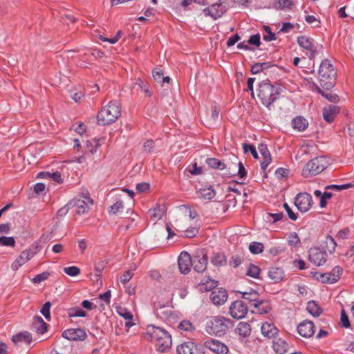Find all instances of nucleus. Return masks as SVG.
Returning <instances> with one entry per match:
<instances>
[{
    "label": "nucleus",
    "mask_w": 354,
    "mask_h": 354,
    "mask_svg": "<svg viewBox=\"0 0 354 354\" xmlns=\"http://www.w3.org/2000/svg\"><path fill=\"white\" fill-rule=\"evenodd\" d=\"M328 165V158L326 156H317L306 163L301 174L305 178L316 176L327 168Z\"/></svg>",
    "instance_id": "nucleus-6"
},
{
    "label": "nucleus",
    "mask_w": 354,
    "mask_h": 354,
    "mask_svg": "<svg viewBox=\"0 0 354 354\" xmlns=\"http://www.w3.org/2000/svg\"><path fill=\"white\" fill-rule=\"evenodd\" d=\"M288 243L290 245H298L300 243V239L298 234L296 232H292L288 237Z\"/></svg>",
    "instance_id": "nucleus-57"
},
{
    "label": "nucleus",
    "mask_w": 354,
    "mask_h": 354,
    "mask_svg": "<svg viewBox=\"0 0 354 354\" xmlns=\"http://www.w3.org/2000/svg\"><path fill=\"white\" fill-rule=\"evenodd\" d=\"M98 146V140L93 139V140H88L86 142V151L93 153L96 151L97 147Z\"/></svg>",
    "instance_id": "nucleus-49"
},
{
    "label": "nucleus",
    "mask_w": 354,
    "mask_h": 354,
    "mask_svg": "<svg viewBox=\"0 0 354 354\" xmlns=\"http://www.w3.org/2000/svg\"><path fill=\"white\" fill-rule=\"evenodd\" d=\"M264 30L266 35H263V39L266 41H270L277 39L276 35L272 32L271 28L270 26H264Z\"/></svg>",
    "instance_id": "nucleus-46"
},
{
    "label": "nucleus",
    "mask_w": 354,
    "mask_h": 354,
    "mask_svg": "<svg viewBox=\"0 0 354 354\" xmlns=\"http://www.w3.org/2000/svg\"><path fill=\"white\" fill-rule=\"evenodd\" d=\"M204 345L216 354H227L229 351L228 347L224 343L216 339L207 340Z\"/></svg>",
    "instance_id": "nucleus-15"
},
{
    "label": "nucleus",
    "mask_w": 354,
    "mask_h": 354,
    "mask_svg": "<svg viewBox=\"0 0 354 354\" xmlns=\"http://www.w3.org/2000/svg\"><path fill=\"white\" fill-rule=\"evenodd\" d=\"M327 253L319 248H311L308 251V260L317 266H322L327 260Z\"/></svg>",
    "instance_id": "nucleus-10"
},
{
    "label": "nucleus",
    "mask_w": 354,
    "mask_h": 354,
    "mask_svg": "<svg viewBox=\"0 0 354 354\" xmlns=\"http://www.w3.org/2000/svg\"><path fill=\"white\" fill-rule=\"evenodd\" d=\"M261 330L262 335L269 339L275 338L276 335L279 333L277 328L273 324L268 322L262 324Z\"/></svg>",
    "instance_id": "nucleus-22"
},
{
    "label": "nucleus",
    "mask_w": 354,
    "mask_h": 354,
    "mask_svg": "<svg viewBox=\"0 0 354 354\" xmlns=\"http://www.w3.org/2000/svg\"><path fill=\"white\" fill-rule=\"evenodd\" d=\"M178 354H200L198 345L193 342H185L176 348Z\"/></svg>",
    "instance_id": "nucleus-18"
},
{
    "label": "nucleus",
    "mask_w": 354,
    "mask_h": 354,
    "mask_svg": "<svg viewBox=\"0 0 354 354\" xmlns=\"http://www.w3.org/2000/svg\"><path fill=\"white\" fill-rule=\"evenodd\" d=\"M12 341L14 344H17L20 342H24L30 344L32 342V335L28 332L19 333L12 337Z\"/></svg>",
    "instance_id": "nucleus-28"
},
{
    "label": "nucleus",
    "mask_w": 354,
    "mask_h": 354,
    "mask_svg": "<svg viewBox=\"0 0 354 354\" xmlns=\"http://www.w3.org/2000/svg\"><path fill=\"white\" fill-rule=\"evenodd\" d=\"M297 43L300 47L309 51L310 54L308 55V57L310 59H313L315 57L317 54V50L311 38L305 35L299 36L297 37Z\"/></svg>",
    "instance_id": "nucleus-11"
},
{
    "label": "nucleus",
    "mask_w": 354,
    "mask_h": 354,
    "mask_svg": "<svg viewBox=\"0 0 354 354\" xmlns=\"http://www.w3.org/2000/svg\"><path fill=\"white\" fill-rule=\"evenodd\" d=\"M71 207H76L77 214H83L88 212L89 206L88 203L81 198H74L69 202Z\"/></svg>",
    "instance_id": "nucleus-23"
},
{
    "label": "nucleus",
    "mask_w": 354,
    "mask_h": 354,
    "mask_svg": "<svg viewBox=\"0 0 354 354\" xmlns=\"http://www.w3.org/2000/svg\"><path fill=\"white\" fill-rule=\"evenodd\" d=\"M208 263V257L206 253L201 251L198 252L192 259L193 269L197 272H203Z\"/></svg>",
    "instance_id": "nucleus-12"
},
{
    "label": "nucleus",
    "mask_w": 354,
    "mask_h": 354,
    "mask_svg": "<svg viewBox=\"0 0 354 354\" xmlns=\"http://www.w3.org/2000/svg\"><path fill=\"white\" fill-rule=\"evenodd\" d=\"M51 306V303L50 301H46L42 306L40 312L44 316V317L47 320H50V308Z\"/></svg>",
    "instance_id": "nucleus-50"
},
{
    "label": "nucleus",
    "mask_w": 354,
    "mask_h": 354,
    "mask_svg": "<svg viewBox=\"0 0 354 354\" xmlns=\"http://www.w3.org/2000/svg\"><path fill=\"white\" fill-rule=\"evenodd\" d=\"M135 84L138 86V87L145 93L147 97H151L152 95V92L149 90V86L147 82H145L139 78L136 80Z\"/></svg>",
    "instance_id": "nucleus-38"
},
{
    "label": "nucleus",
    "mask_w": 354,
    "mask_h": 354,
    "mask_svg": "<svg viewBox=\"0 0 354 354\" xmlns=\"http://www.w3.org/2000/svg\"><path fill=\"white\" fill-rule=\"evenodd\" d=\"M118 313L121 317H122L126 320L131 321L133 319V315L130 311L127 310L126 308H120L118 310Z\"/></svg>",
    "instance_id": "nucleus-58"
},
{
    "label": "nucleus",
    "mask_w": 354,
    "mask_h": 354,
    "mask_svg": "<svg viewBox=\"0 0 354 354\" xmlns=\"http://www.w3.org/2000/svg\"><path fill=\"white\" fill-rule=\"evenodd\" d=\"M66 274L71 277L77 276L80 273V269L76 266H70L64 268Z\"/></svg>",
    "instance_id": "nucleus-52"
},
{
    "label": "nucleus",
    "mask_w": 354,
    "mask_h": 354,
    "mask_svg": "<svg viewBox=\"0 0 354 354\" xmlns=\"http://www.w3.org/2000/svg\"><path fill=\"white\" fill-rule=\"evenodd\" d=\"M50 274L48 272H43L37 274L32 280L34 283H40L41 281L48 279Z\"/></svg>",
    "instance_id": "nucleus-53"
},
{
    "label": "nucleus",
    "mask_w": 354,
    "mask_h": 354,
    "mask_svg": "<svg viewBox=\"0 0 354 354\" xmlns=\"http://www.w3.org/2000/svg\"><path fill=\"white\" fill-rule=\"evenodd\" d=\"M313 87L317 91V92L322 95L323 97L326 98L328 101L331 102H337L339 100V96L332 93L331 91L327 92L322 90L319 86H318L316 84L313 83Z\"/></svg>",
    "instance_id": "nucleus-33"
},
{
    "label": "nucleus",
    "mask_w": 354,
    "mask_h": 354,
    "mask_svg": "<svg viewBox=\"0 0 354 354\" xmlns=\"http://www.w3.org/2000/svg\"><path fill=\"white\" fill-rule=\"evenodd\" d=\"M121 115V107L120 103L116 101H111L107 106H104L97 115L99 125H108L114 122Z\"/></svg>",
    "instance_id": "nucleus-3"
},
{
    "label": "nucleus",
    "mask_w": 354,
    "mask_h": 354,
    "mask_svg": "<svg viewBox=\"0 0 354 354\" xmlns=\"http://www.w3.org/2000/svg\"><path fill=\"white\" fill-rule=\"evenodd\" d=\"M142 337L147 341H154L159 352L166 353L171 347V336L162 328L148 325L146 333H143Z\"/></svg>",
    "instance_id": "nucleus-1"
},
{
    "label": "nucleus",
    "mask_w": 354,
    "mask_h": 354,
    "mask_svg": "<svg viewBox=\"0 0 354 354\" xmlns=\"http://www.w3.org/2000/svg\"><path fill=\"white\" fill-rule=\"evenodd\" d=\"M36 251L29 248L23 251L19 257L12 263L11 268L13 270H17L22 265L31 259L36 254Z\"/></svg>",
    "instance_id": "nucleus-14"
},
{
    "label": "nucleus",
    "mask_w": 354,
    "mask_h": 354,
    "mask_svg": "<svg viewBox=\"0 0 354 354\" xmlns=\"http://www.w3.org/2000/svg\"><path fill=\"white\" fill-rule=\"evenodd\" d=\"M314 324L311 321L305 320L297 326L298 333L306 338L310 337L315 333Z\"/></svg>",
    "instance_id": "nucleus-17"
},
{
    "label": "nucleus",
    "mask_w": 354,
    "mask_h": 354,
    "mask_svg": "<svg viewBox=\"0 0 354 354\" xmlns=\"http://www.w3.org/2000/svg\"><path fill=\"white\" fill-rule=\"evenodd\" d=\"M206 163L212 168L223 170L225 168V165L223 162L214 158H207Z\"/></svg>",
    "instance_id": "nucleus-37"
},
{
    "label": "nucleus",
    "mask_w": 354,
    "mask_h": 354,
    "mask_svg": "<svg viewBox=\"0 0 354 354\" xmlns=\"http://www.w3.org/2000/svg\"><path fill=\"white\" fill-rule=\"evenodd\" d=\"M235 331L236 333H238L239 335L246 337H248L250 335L251 333V326L250 325L244 322H241L237 325Z\"/></svg>",
    "instance_id": "nucleus-31"
},
{
    "label": "nucleus",
    "mask_w": 354,
    "mask_h": 354,
    "mask_svg": "<svg viewBox=\"0 0 354 354\" xmlns=\"http://www.w3.org/2000/svg\"><path fill=\"white\" fill-rule=\"evenodd\" d=\"M308 126V121L303 116H297L292 120V127L299 131H304Z\"/></svg>",
    "instance_id": "nucleus-29"
},
{
    "label": "nucleus",
    "mask_w": 354,
    "mask_h": 354,
    "mask_svg": "<svg viewBox=\"0 0 354 354\" xmlns=\"http://www.w3.org/2000/svg\"><path fill=\"white\" fill-rule=\"evenodd\" d=\"M178 328L183 331L186 332H192L195 330V327L194 325L189 322L187 320H183L180 322L178 324Z\"/></svg>",
    "instance_id": "nucleus-43"
},
{
    "label": "nucleus",
    "mask_w": 354,
    "mask_h": 354,
    "mask_svg": "<svg viewBox=\"0 0 354 354\" xmlns=\"http://www.w3.org/2000/svg\"><path fill=\"white\" fill-rule=\"evenodd\" d=\"M257 95L261 103L270 109V106L279 97L280 93L279 88L272 84L269 80H266L259 84Z\"/></svg>",
    "instance_id": "nucleus-2"
},
{
    "label": "nucleus",
    "mask_w": 354,
    "mask_h": 354,
    "mask_svg": "<svg viewBox=\"0 0 354 354\" xmlns=\"http://www.w3.org/2000/svg\"><path fill=\"white\" fill-rule=\"evenodd\" d=\"M351 234V230L348 227H346V228H344L341 230H339L337 235H336V237L337 239H348L349 238V235Z\"/></svg>",
    "instance_id": "nucleus-59"
},
{
    "label": "nucleus",
    "mask_w": 354,
    "mask_h": 354,
    "mask_svg": "<svg viewBox=\"0 0 354 354\" xmlns=\"http://www.w3.org/2000/svg\"><path fill=\"white\" fill-rule=\"evenodd\" d=\"M233 322L225 317L215 316L212 317L206 322L205 330L209 335L216 336L223 335L229 328L232 327Z\"/></svg>",
    "instance_id": "nucleus-5"
},
{
    "label": "nucleus",
    "mask_w": 354,
    "mask_h": 354,
    "mask_svg": "<svg viewBox=\"0 0 354 354\" xmlns=\"http://www.w3.org/2000/svg\"><path fill=\"white\" fill-rule=\"evenodd\" d=\"M154 80L157 82H161L163 77V72L159 68H154L152 71Z\"/></svg>",
    "instance_id": "nucleus-61"
},
{
    "label": "nucleus",
    "mask_w": 354,
    "mask_h": 354,
    "mask_svg": "<svg viewBox=\"0 0 354 354\" xmlns=\"http://www.w3.org/2000/svg\"><path fill=\"white\" fill-rule=\"evenodd\" d=\"M248 43L250 45H253L255 46L259 47L261 45V36L259 33L252 35L248 41Z\"/></svg>",
    "instance_id": "nucleus-54"
},
{
    "label": "nucleus",
    "mask_w": 354,
    "mask_h": 354,
    "mask_svg": "<svg viewBox=\"0 0 354 354\" xmlns=\"http://www.w3.org/2000/svg\"><path fill=\"white\" fill-rule=\"evenodd\" d=\"M336 246L337 243L333 237L330 235H327L325 239L324 248L330 254H333L335 250Z\"/></svg>",
    "instance_id": "nucleus-36"
},
{
    "label": "nucleus",
    "mask_w": 354,
    "mask_h": 354,
    "mask_svg": "<svg viewBox=\"0 0 354 354\" xmlns=\"http://www.w3.org/2000/svg\"><path fill=\"white\" fill-rule=\"evenodd\" d=\"M218 282L217 281L213 280L209 277L208 279L206 280L205 281H201L199 283V285L203 290L206 291H211L212 292L213 290L218 288H216L218 286Z\"/></svg>",
    "instance_id": "nucleus-35"
},
{
    "label": "nucleus",
    "mask_w": 354,
    "mask_h": 354,
    "mask_svg": "<svg viewBox=\"0 0 354 354\" xmlns=\"http://www.w3.org/2000/svg\"><path fill=\"white\" fill-rule=\"evenodd\" d=\"M33 326L38 334H44L47 330L48 324L41 317L35 316L34 317Z\"/></svg>",
    "instance_id": "nucleus-30"
},
{
    "label": "nucleus",
    "mask_w": 354,
    "mask_h": 354,
    "mask_svg": "<svg viewBox=\"0 0 354 354\" xmlns=\"http://www.w3.org/2000/svg\"><path fill=\"white\" fill-rule=\"evenodd\" d=\"M306 310L314 317H319L323 311L319 305L313 300L308 302Z\"/></svg>",
    "instance_id": "nucleus-32"
},
{
    "label": "nucleus",
    "mask_w": 354,
    "mask_h": 354,
    "mask_svg": "<svg viewBox=\"0 0 354 354\" xmlns=\"http://www.w3.org/2000/svg\"><path fill=\"white\" fill-rule=\"evenodd\" d=\"M198 193L200 194L201 198L207 200H211L216 195V192L211 186L209 187L201 188Z\"/></svg>",
    "instance_id": "nucleus-34"
},
{
    "label": "nucleus",
    "mask_w": 354,
    "mask_h": 354,
    "mask_svg": "<svg viewBox=\"0 0 354 354\" xmlns=\"http://www.w3.org/2000/svg\"><path fill=\"white\" fill-rule=\"evenodd\" d=\"M333 194L331 192H325L323 193L319 202V206L324 208L327 205V201L331 198Z\"/></svg>",
    "instance_id": "nucleus-55"
},
{
    "label": "nucleus",
    "mask_w": 354,
    "mask_h": 354,
    "mask_svg": "<svg viewBox=\"0 0 354 354\" xmlns=\"http://www.w3.org/2000/svg\"><path fill=\"white\" fill-rule=\"evenodd\" d=\"M268 275L273 283H278L284 277V272L280 268H271L268 271Z\"/></svg>",
    "instance_id": "nucleus-26"
},
{
    "label": "nucleus",
    "mask_w": 354,
    "mask_h": 354,
    "mask_svg": "<svg viewBox=\"0 0 354 354\" xmlns=\"http://www.w3.org/2000/svg\"><path fill=\"white\" fill-rule=\"evenodd\" d=\"M227 292L223 288H218L211 292L210 298L214 304L223 305L227 299Z\"/></svg>",
    "instance_id": "nucleus-19"
},
{
    "label": "nucleus",
    "mask_w": 354,
    "mask_h": 354,
    "mask_svg": "<svg viewBox=\"0 0 354 354\" xmlns=\"http://www.w3.org/2000/svg\"><path fill=\"white\" fill-rule=\"evenodd\" d=\"M260 271L261 270L258 266L250 263L247 271V275L253 278H259Z\"/></svg>",
    "instance_id": "nucleus-45"
},
{
    "label": "nucleus",
    "mask_w": 354,
    "mask_h": 354,
    "mask_svg": "<svg viewBox=\"0 0 354 354\" xmlns=\"http://www.w3.org/2000/svg\"><path fill=\"white\" fill-rule=\"evenodd\" d=\"M340 319H341V322H342V325L343 327L348 328L351 326L348 316L344 309L342 310V311H341V318Z\"/></svg>",
    "instance_id": "nucleus-56"
},
{
    "label": "nucleus",
    "mask_w": 354,
    "mask_h": 354,
    "mask_svg": "<svg viewBox=\"0 0 354 354\" xmlns=\"http://www.w3.org/2000/svg\"><path fill=\"white\" fill-rule=\"evenodd\" d=\"M49 179L53 180V181L57 183H63V178H62V175L59 171H55V172H50V176Z\"/></svg>",
    "instance_id": "nucleus-62"
},
{
    "label": "nucleus",
    "mask_w": 354,
    "mask_h": 354,
    "mask_svg": "<svg viewBox=\"0 0 354 354\" xmlns=\"http://www.w3.org/2000/svg\"><path fill=\"white\" fill-rule=\"evenodd\" d=\"M198 228L193 227L185 230L184 234L185 236L187 238H193L195 237L198 234Z\"/></svg>",
    "instance_id": "nucleus-60"
},
{
    "label": "nucleus",
    "mask_w": 354,
    "mask_h": 354,
    "mask_svg": "<svg viewBox=\"0 0 354 354\" xmlns=\"http://www.w3.org/2000/svg\"><path fill=\"white\" fill-rule=\"evenodd\" d=\"M211 263L216 267L225 266L227 258L223 252H214L211 257Z\"/></svg>",
    "instance_id": "nucleus-27"
},
{
    "label": "nucleus",
    "mask_w": 354,
    "mask_h": 354,
    "mask_svg": "<svg viewBox=\"0 0 354 354\" xmlns=\"http://www.w3.org/2000/svg\"><path fill=\"white\" fill-rule=\"evenodd\" d=\"M340 108L335 104L326 106L323 109V118L327 122H332L339 113Z\"/></svg>",
    "instance_id": "nucleus-20"
},
{
    "label": "nucleus",
    "mask_w": 354,
    "mask_h": 354,
    "mask_svg": "<svg viewBox=\"0 0 354 354\" xmlns=\"http://www.w3.org/2000/svg\"><path fill=\"white\" fill-rule=\"evenodd\" d=\"M68 315L70 317H85L86 313L79 307L71 308L68 310Z\"/></svg>",
    "instance_id": "nucleus-41"
},
{
    "label": "nucleus",
    "mask_w": 354,
    "mask_h": 354,
    "mask_svg": "<svg viewBox=\"0 0 354 354\" xmlns=\"http://www.w3.org/2000/svg\"><path fill=\"white\" fill-rule=\"evenodd\" d=\"M328 273L330 274L331 281L334 283L339 279L342 268L340 266H335L330 272Z\"/></svg>",
    "instance_id": "nucleus-42"
},
{
    "label": "nucleus",
    "mask_w": 354,
    "mask_h": 354,
    "mask_svg": "<svg viewBox=\"0 0 354 354\" xmlns=\"http://www.w3.org/2000/svg\"><path fill=\"white\" fill-rule=\"evenodd\" d=\"M243 262V257L238 255H232L230 259L229 264L234 268L239 266Z\"/></svg>",
    "instance_id": "nucleus-51"
},
{
    "label": "nucleus",
    "mask_w": 354,
    "mask_h": 354,
    "mask_svg": "<svg viewBox=\"0 0 354 354\" xmlns=\"http://www.w3.org/2000/svg\"><path fill=\"white\" fill-rule=\"evenodd\" d=\"M0 245L3 246H12L15 245V239L12 236H1L0 237Z\"/></svg>",
    "instance_id": "nucleus-48"
},
{
    "label": "nucleus",
    "mask_w": 354,
    "mask_h": 354,
    "mask_svg": "<svg viewBox=\"0 0 354 354\" xmlns=\"http://www.w3.org/2000/svg\"><path fill=\"white\" fill-rule=\"evenodd\" d=\"M243 149L244 153H248V151H250V153L252 155V156L254 159L258 158V153H257L256 148L254 145H250V144L243 143Z\"/></svg>",
    "instance_id": "nucleus-47"
},
{
    "label": "nucleus",
    "mask_w": 354,
    "mask_h": 354,
    "mask_svg": "<svg viewBox=\"0 0 354 354\" xmlns=\"http://www.w3.org/2000/svg\"><path fill=\"white\" fill-rule=\"evenodd\" d=\"M283 207L286 211L288 217L292 221H296L297 218V214L295 213L287 203L283 204Z\"/></svg>",
    "instance_id": "nucleus-64"
},
{
    "label": "nucleus",
    "mask_w": 354,
    "mask_h": 354,
    "mask_svg": "<svg viewBox=\"0 0 354 354\" xmlns=\"http://www.w3.org/2000/svg\"><path fill=\"white\" fill-rule=\"evenodd\" d=\"M179 270L182 274H187L192 266V259L187 252H182L178 259Z\"/></svg>",
    "instance_id": "nucleus-16"
},
{
    "label": "nucleus",
    "mask_w": 354,
    "mask_h": 354,
    "mask_svg": "<svg viewBox=\"0 0 354 354\" xmlns=\"http://www.w3.org/2000/svg\"><path fill=\"white\" fill-rule=\"evenodd\" d=\"M264 245L262 243L252 242L249 245V250L254 254H260L263 251Z\"/></svg>",
    "instance_id": "nucleus-40"
},
{
    "label": "nucleus",
    "mask_w": 354,
    "mask_h": 354,
    "mask_svg": "<svg viewBox=\"0 0 354 354\" xmlns=\"http://www.w3.org/2000/svg\"><path fill=\"white\" fill-rule=\"evenodd\" d=\"M227 10L225 0H219L217 3L212 4L209 7L203 9L205 16H210L214 19L220 18Z\"/></svg>",
    "instance_id": "nucleus-7"
},
{
    "label": "nucleus",
    "mask_w": 354,
    "mask_h": 354,
    "mask_svg": "<svg viewBox=\"0 0 354 354\" xmlns=\"http://www.w3.org/2000/svg\"><path fill=\"white\" fill-rule=\"evenodd\" d=\"M258 149L263 157V160L261 162V168L265 171L272 160L270 153L267 145L263 143L259 145Z\"/></svg>",
    "instance_id": "nucleus-21"
},
{
    "label": "nucleus",
    "mask_w": 354,
    "mask_h": 354,
    "mask_svg": "<svg viewBox=\"0 0 354 354\" xmlns=\"http://www.w3.org/2000/svg\"><path fill=\"white\" fill-rule=\"evenodd\" d=\"M259 303H261L259 306L254 308H257V310L259 314L263 315L270 312L271 308L268 302H265L263 300H259Z\"/></svg>",
    "instance_id": "nucleus-44"
},
{
    "label": "nucleus",
    "mask_w": 354,
    "mask_h": 354,
    "mask_svg": "<svg viewBox=\"0 0 354 354\" xmlns=\"http://www.w3.org/2000/svg\"><path fill=\"white\" fill-rule=\"evenodd\" d=\"M248 306L242 300H236L232 302L230 306V314L234 319H240L243 318L248 313Z\"/></svg>",
    "instance_id": "nucleus-9"
},
{
    "label": "nucleus",
    "mask_w": 354,
    "mask_h": 354,
    "mask_svg": "<svg viewBox=\"0 0 354 354\" xmlns=\"http://www.w3.org/2000/svg\"><path fill=\"white\" fill-rule=\"evenodd\" d=\"M272 348L278 354H285L289 348L288 344L282 338H275L272 342Z\"/></svg>",
    "instance_id": "nucleus-24"
},
{
    "label": "nucleus",
    "mask_w": 354,
    "mask_h": 354,
    "mask_svg": "<svg viewBox=\"0 0 354 354\" xmlns=\"http://www.w3.org/2000/svg\"><path fill=\"white\" fill-rule=\"evenodd\" d=\"M124 207V205L122 201H117L115 203H114L113 205L110 207V212H112L113 214L118 213L120 209H122Z\"/></svg>",
    "instance_id": "nucleus-63"
},
{
    "label": "nucleus",
    "mask_w": 354,
    "mask_h": 354,
    "mask_svg": "<svg viewBox=\"0 0 354 354\" xmlns=\"http://www.w3.org/2000/svg\"><path fill=\"white\" fill-rule=\"evenodd\" d=\"M242 296L241 298L248 300L249 304L254 307H257L261 303H259V293L254 290L250 292H239Z\"/></svg>",
    "instance_id": "nucleus-25"
},
{
    "label": "nucleus",
    "mask_w": 354,
    "mask_h": 354,
    "mask_svg": "<svg viewBox=\"0 0 354 354\" xmlns=\"http://www.w3.org/2000/svg\"><path fill=\"white\" fill-rule=\"evenodd\" d=\"M337 73L333 66L328 59H324L320 64L319 70V81L321 86L329 91L335 84Z\"/></svg>",
    "instance_id": "nucleus-4"
},
{
    "label": "nucleus",
    "mask_w": 354,
    "mask_h": 354,
    "mask_svg": "<svg viewBox=\"0 0 354 354\" xmlns=\"http://www.w3.org/2000/svg\"><path fill=\"white\" fill-rule=\"evenodd\" d=\"M62 336L71 341H83L87 335L84 330L82 328H69L62 332Z\"/></svg>",
    "instance_id": "nucleus-13"
},
{
    "label": "nucleus",
    "mask_w": 354,
    "mask_h": 354,
    "mask_svg": "<svg viewBox=\"0 0 354 354\" xmlns=\"http://www.w3.org/2000/svg\"><path fill=\"white\" fill-rule=\"evenodd\" d=\"M109 261L106 259H100L98 261L95 262L94 269L95 271L97 272L96 275L100 278L101 277V273L108 264Z\"/></svg>",
    "instance_id": "nucleus-39"
},
{
    "label": "nucleus",
    "mask_w": 354,
    "mask_h": 354,
    "mask_svg": "<svg viewBox=\"0 0 354 354\" xmlns=\"http://www.w3.org/2000/svg\"><path fill=\"white\" fill-rule=\"evenodd\" d=\"M294 203L300 212H306L313 206V201L310 194L301 192L296 196Z\"/></svg>",
    "instance_id": "nucleus-8"
}]
</instances>
